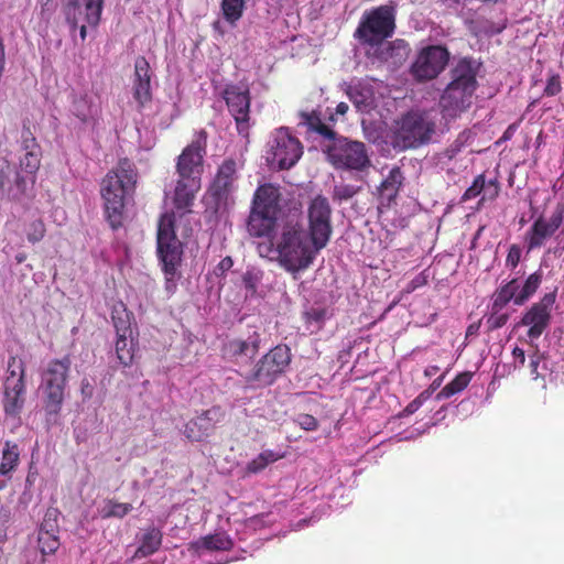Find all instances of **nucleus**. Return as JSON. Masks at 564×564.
Instances as JSON below:
<instances>
[{"label":"nucleus","mask_w":564,"mask_h":564,"mask_svg":"<svg viewBox=\"0 0 564 564\" xmlns=\"http://www.w3.org/2000/svg\"><path fill=\"white\" fill-rule=\"evenodd\" d=\"M45 232H46V227H45L44 221L42 219H35L34 221H32L29 225V229H28V234H26L29 242H31V243L40 242L44 238Z\"/></svg>","instance_id":"obj_47"},{"label":"nucleus","mask_w":564,"mask_h":564,"mask_svg":"<svg viewBox=\"0 0 564 564\" xmlns=\"http://www.w3.org/2000/svg\"><path fill=\"white\" fill-rule=\"evenodd\" d=\"M541 358H542V356L539 355V354H534L530 358V370H531V375L533 376L534 379L539 378V376H540L539 371H538V368H539V364L541 361Z\"/></svg>","instance_id":"obj_63"},{"label":"nucleus","mask_w":564,"mask_h":564,"mask_svg":"<svg viewBox=\"0 0 564 564\" xmlns=\"http://www.w3.org/2000/svg\"><path fill=\"white\" fill-rule=\"evenodd\" d=\"M137 343L133 336H117L116 354L117 358L123 367H129L133 362Z\"/></svg>","instance_id":"obj_30"},{"label":"nucleus","mask_w":564,"mask_h":564,"mask_svg":"<svg viewBox=\"0 0 564 564\" xmlns=\"http://www.w3.org/2000/svg\"><path fill=\"white\" fill-rule=\"evenodd\" d=\"M303 124H305L308 131L316 132L319 135L333 140L336 135V132L330 129L327 124L322 121V118L315 111L313 112H304L302 113Z\"/></svg>","instance_id":"obj_34"},{"label":"nucleus","mask_w":564,"mask_h":564,"mask_svg":"<svg viewBox=\"0 0 564 564\" xmlns=\"http://www.w3.org/2000/svg\"><path fill=\"white\" fill-rule=\"evenodd\" d=\"M554 302L555 294L547 293L523 314L519 324L529 326L527 335L530 339H538L549 327Z\"/></svg>","instance_id":"obj_15"},{"label":"nucleus","mask_w":564,"mask_h":564,"mask_svg":"<svg viewBox=\"0 0 564 564\" xmlns=\"http://www.w3.org/2000/svg\"><path fill=\"white\" fill-rule=\"evenodd\" d=\"M25 383L4 386L3 411L9 416H18L24 405Z\"/></svg>","instance_id":"obj_24"},{"label":"nucleus","mask_w":564,"mask_h":564,"mask_svg":"<svg viewBox=\"0 0 564 564\" xmlns=\"http://www.w3.org/2000/svg\"><path fill=\"white\" fill-rule=\"evenodd\" d=\"M562 90V83L558 74L549 75L543 95L547 97L556 96Z\"/></svg>","instance_id":"obj_52"},{"label":"nucleus","mask_w":564,"mask_h":564,"mask_svg":"<svg viewBox=\"0 0 564 564\" xmlns=\"http://www.w3.org/2000/svg\"><path fill=\"white\" fill-rule=\"evenodd\" d=\"M436 131V122L431 112L410 110L398 121L393 134V147L400 150L417 149L427 144Z\"/></svg>","instance_id":"obj_5"},{"label":"nucleus","mask_w":564,"mask_h":564,"mask_svg":"<svg viewBox=\"0 0 564 564\" xmlns=\"http://www.w3.org/2000/svg\"><path fill=\"white\" fill-rule=\"evenodd\" d=\"M444 377H445L444 375H441L440 377L434 379V381L430 384V387L423 391V392L429 393V399L432 397L433 392L441 387V384L444 380Z\"/></svg>","instance_id":"obj_64"},{"label":"nucleus","mask_w":564,"mask_h":564,"mask_svg":"<svg viewBox=\"0 0 564 564\" xmlns=\"http://www.w3.org/2000/svg\"><path fill=\"white\" fill-rule=\"evenodd\" d=\"M326 153L329 162L337 169L362 171L370 165L365 143L345 137H335Z\"/></svg>","instance_id":"obj_10"},{"label":"nucleus","mask_w":564,"mask_h":564,"mask_svg":"<svg viewBox=\"0 0 564 564\" xmlns=\"http://www.w3.org/2000/svg\"><path fill=\"white\" fill-rule=\"evenodd\" d=\"M397 4L390 1L364 12L354 37L364 45L379 46L391 37L397 24Z\"/></svg>","instance_id":"obj_4"},{"label":"nucleus","mask_w":564,"mask_h":564,"mask_svg":"<svg viewBox=\"0 0 564 564\" xmlns=\"http://www.w3.org/2000/svg\"><path fill=\"white\" fill-rule=\"evenodd\" d=\"M500 311L501 310L491 308V313L486 319V326L488 332L501 328L507 324L509 315L507 313H500Z\"/></svg>","instance_id":"obj_49"},{"label":"nucleus","mask_w":564,"mask_h":564,"mask_svg":"<svg viewBox=\"0 0 564 564\" xmlns=\"http://www.w3.org/2000/svg\"><path fill=\"white\" fill-rule=\"evenodd\" d=\"M200 188V181L198 178H182L178 177L173 203L176 209L189 212V207L193 205L195 194Z\"/></svg>","instance_id":"obj_22"},{"label":"nucleus","mask_w":564,"mask_h":564,"mask_svg":"<svg viewBox=\"0 0 564 564\" xmlns=\"http://www.w3.org/2000/svg\"><path fill=\"white\" fill-rule=\"evenodd\" d=\"M290 362L291 351L289 347L278 345L258 360L246 380L257 387H269L282 376Z\"/></svg>","instance_id":"obj_9"},{"label":"nucleus","mask_w":564,"mask_h":564,"mask_svg":"<svg viewBox=\"0 0 564 564\" xmlns=\"http://www.w3.org/2000/svg\"><path fill=\"white\" fill-rule=\"evenodd\" d=\"M21 138H22L21 148L23 151L30 152V151H40L41 150L40 144L37 143L35 137L33 135V133L31 132L29 127H25V126L23 127Z\"/></svg>","instance_id":"obj_51"},{"label":"nucleus","mask_w":564,"mask_h":564,"mask_svg":"<svg viewBox=\"0 0 564 564\" xmlns=\"http://www.w3.org/2000/svg\"><path fill=\"white\" fill-rule=\"evenodd\" d=\"M500 186L497 178L490 180L486 182L484 196L481 200L489 199L494 200L499 195Z\"/></svg>","instance_id":"obj_55"},{"label":"nucleus","mask_w":564,"mask_h":564,"mask_svg":"<svg viewBox=\"0 0 564 564\" xmlns=\"http://www.w3.org/2000/svg\"><path fill=\"white\" fill-rule=\"evenodd\" d=\"M207 133L200 130L196 138L177 158L176 172L182 178H198L203 172V160L206 154Z\"/></svg>","instance_id":"obj_14"},{"label":"nucleus","mask_w":564,"mask_h":564,"mask_svg":"<svg viewBox=\"0 0 564 564\" xmlns=\"http://www.w3.org/2000/svg\"><path fill=\"white\" fill-rule=\"evenodd\" d=\"M111 318L117 336H133V330L131 327V314L127 312L126 308H123L121 312H118L117 310L113 311Z\"/></svg>","instance_id":"obj_37"},{"label":"nucleus","mask_w":564,"mask_h":564,"mask_svg":"<svg viewBox=\"0 0 564 564\" xmlns=\"http://www.w3.org/2000/svg\"><path fill=\"white\" fill-rule=\"evenodd\" d=\"M554 234L555 231L546 224V219L539 216L524 236L528 251L541 248Z\"/></svg>","instance_id":"obj_25"},{"label":"nucleus","mask_w":564,"mask_h":564,"mask_svg":"<svg viewBox=\"0 0 564 564\" xmlns=\"http://www.w3.org/2000/svg\"><path fill=\"white\" fill-rule=\"evenodd\" d=\"M476 73H460L444 90L440 105L445 117L455 118L471 105Z\"/></svg>","instance_id":"obj_11"},{"label":"nucleus","mask_w":564,"mask_h":564,"mask_svg":"<svg viewBox=\"0 0 564 564\" xmlns=\"http://www.w3.org/2000/svg\"><path fill=\"white\" fill-rule=\"evenodd\" d=\"M521 259V248L518 245H512L509 248L507 259H506V265L510 267L511 269H514L518 267Z\"/></svg>","instance_id":"obj_56"},{"label":"nucleus","mask_w":564,"mask_h":564,"mask_svg":"<svg viewBox=\"0 0 564 564\" xmlns=\"http://www.w3.org/2000/svg\"><path fill=\"white\" fill-rule=\"evenodd\" d=\"M234 265V261L231 257L227 256L223 258L215 269L216 275H224L227 271H229Z\"/></svg>","instance_id":"obj_60"},{"label":"nucleus","mask_w":564,"mask_h":564,"mask_svg":"<svg viewBox=\"0 0 564 564\" xmlns=\"http://www.w3.org/2000/svg\"><path fill=\"white\" fill-rule=\"evenodd\" d=\"M85 20L88 25L97 26L100 22L104 0H84Z\"/></svg>","instance_id":"obj_43"},{"label":"nucleus","mask_w":564,"mask_h":564,"mask_svg":"<svg viewBox=\"0 0 564 564\" xmlns=\"http://www.w3.org/2000/svg\"><path fill=\"white\" fill-rule=\"evenodd\" d=\"M28 180L9 161L0 162V191L10 199L19 200L26 194Z\"/></svg>","instance_id":"obj_17"},{"label":"nucleus","mask_w":564,"mask_h":564,"mask_svg":"<svg viewBox=\"0 0 564 564\" xmlns=\"http://www.w3.org/2000/svg\"><path fill=\"white\" fill-rule=\"evenodd\" d=\"M281 202L280 186L265 183L257 187L247 219V231L251 237L264 238L272 235L279 225L278 219L282 210Z\"/></svg>","instance_id":"obj_3"},{"label":"nucleus","mask_w":564,"mask_h":564,"mask_svg":"<svg viewBox=\"0 0 564 564\" xmlns=\"http://www.w3.org/2000/svg\"><path fill=\"white\" fill-rule=\"evenodd\" d=\"M542 282V273L534 272L528 276L519 294L516 299V305H522L530 296H532L539 289Z\"/></svg>","instance_id":"obj_38"},{"label":"nucleus","mask_w":564,"mask_h":564,"mask_svg":"<svg viewBox=\"0 0 564 564\" xmlns=\"http://www.w3.org/2000/svg\"><path fill=\"white\" fill-rule=\"evenodd\" d=\"M63 13L72 31H76L82 15V6L78 0H67L63 4Z\"/></svg>","instance_id":"obj_42"},{"label":"nucleus","mask_w":564,"mask_h":564,"mask_svg":"<svg viewBox=\"0 0 564 564\" xmlns=\"http://www.w3.org/2000/svg\"><path fill=\"white\" fill-rule=\"evenodd\" d=\"M58 516L59 511L56 508H48L44 514L40 530L50 532H58Z\"/></svg>","instance_id":"obj_48"},{"label":"nucleus","mask_w":564,"mask_h":564,"mask_svg":"<svg viewBox=\"0 0 564 564\" xmlns=\"http://www.w3.org/2000/svg\"><path fill=\"white\" fill-rule=\"evenodd\" d=\"M42 150L25 152L20 159L19 165L22 172L25 173L28 184L35 183V174L41 166Z\"/></svg>","instance_id":"obj_32"},{"label":"nucleus","mask_w":564,"mask_h":564,"mask_svg":"<svg viewBox=\"0 0 564 564\" xmlns=\"http://www.w3.org/2000/svg\"><path fill=\"white\" fill-rule=\"evenodd\" d=\"M429 400L427 392H421L414 400H412L402 411V416L414 414L423 404Z\"/></svg>","instance_id":"obj_53"},{"label":"nucleus","mask_w":564,"mask_h":564,"mask_svg":"<svg viewBox=\"0 0 564 564\" xmlns=\"http://www.w3.org/2000/svg\"><path fill=\"white\" fill-rule=\"evenodd\" d=\"M427 284V275L425 272H421L417 275H415L406 285V292L411 293L415 291L419 288H422Z\"/></svg>","instance_id":"obj_59"},{"label":"nucleus","mask_w":564,"mask_h":564,"mask_svg":"<svg viewBox=\"0 0 564 564\" xmlns=\"http://www.w3.org/2000/svg\"><path fill=\"white\" fill-rule=\"evenodd\" d=\"M485 185H486L485 174L477 175L475 177L473 184L463 194L462 200L467 202L473 198H476L484 192Z\"/></svg>","instance_id":"obj_46"},{"label":"nucleus","mask_w":564,"mask_h":564,"mask_svg":"<svg viewBox=\"0 0 564 564\" xmlns=\"http://www.w3.org/2000/svg\"><path fill=\"white\" fill-rule=\"evenodd\" d=\"M303 154L301 141L288 128L275 129L269 137L265 161L276 170H289L294 166Z\"/></svg>","instance_id":"obj_7"},{"label":"nucleus","mask_w":564,"mask_h":564,"mask_svg":"<svg viewBox=\"0 0 564 564\" xmlns=\"http://www.w3.org/2000/svg\"><path fill=\"white\" fill-rule=\"evenodd\" d=\"M245 0H223L221 10L224 18L229 22L238 21L243 12Z\"/></svg>","instance_id":"obj_45"},{"label":"nucleus","mask_w":564,"mask_h":564,"mask_svg":"<svg viewBox=\"0 0 564 564\" xmlns=\"http://www.w3.org/2000/svg\"><path fill=\"white\" fill-rule=\"evenodd\" d=\"M260 348V335L253 333L247 339L235 338L228 340L223 348L226 356L238 358L241 356L253 358Z\"/></svg>","instance_id":"obj_23"},{"label":"nucleus","mask_w":564,"mask_h":564,"mask_svg":"<svg viewBox=\"0 0 564 564\" xmlns=\"http://www.w3.org/2000/svg\"><path fill=\"white\" fill-rule=\"evenodd\" d=\"M411 52L410 44L403 39L381 44L377 50V57L393 67H400L409 57Z\"/></svg>","instance_id":"obj_21"},{"label":"nucleus","mask_w":564,"mask_h":564,"mask_svg":"<svg viewBox=\"0 0 564 564\" xmlns=\"http://www.w3.org/2000/svg\"><path fill=\"white\" fill-rule=\"evenodd\" d=\"M270 238L268 251L276 253L279 264L288 272L306 270L314 261L316 250L313 246L300 213L283 217Z\"/></svg>","instance_id":"obj_1"},{"label":"nucleus","mask_w":564,"mask_h":564,"mask_svg":"<svg viewBox=\"0 0 564 564\" xmlns=\"http://www.w3.org/2000/svg\"><path fill=\"white\" fill-rule=\"evenodd\" d=\"M474 373L464 371L458 373L451 382H448L436 395V400L448 399L452 395L465 390L471 381Z\"/></svg>","instance_id":"obj_31"},{"label":"nucleus","mask_w":564,"mask_h":564,"mask_svg":"<svg viewBox=\"0 0 564 564\" xmlns=\"http://www.w3.org/2000/svg\"><path fill=\"white\" fill-rule=\"evenodd\" d=\"M564 218V208L557 207L554 213L551 215L550 219H546V224L549 227L556 232V230L561 227Z\"/></svg>","instance_id":"obj_57"},{"label":"nucleus","mask_w":564,"mask_h":564,"mask_svg":"<svg viewBox=\"0 0 564 564\" xmlns=\"http://www.w3.org/2000/svg\"><path fill=\"white\" fill-rule=\"evenodd\" d=\"M295 422L305 431H316L318 421L311 414L301 413L296 416Z\"/></svg>","instance_id":"obj_54"},{"label":"nucleus","mask_w":564,"mask_h":564,"mask_svg":"<svg viewBox=\"0 0 564 564\" xmlns=\"http://www.w3.org/2000/svg\"><path fill=\"white\" fill-rule=\"evenodd\" d=\"M58 532L39 531V547L43 554H53L59 547Z\"/></svg>","instance_id":"obj_41"},{"label":"nucleus","mask_w":564,"mask_h":564,"mask_svg":"<svg viewBox=\"0 0 564 564\" xmlns=\"http://www.w3.org/2000/svg\"><path fill=\"white\" fill-rule=\"evenodd\" d=\"M131 503L119 502L113 499H109L106 501V505L102 509V518H119L122 519L132 510Z\"/></svg>","instance_id":"obj_40"},{"label":"nucleus","mask_w":564,"mask_h":564,"mask_svg":"<svg viewBox=\"0 0 564 564\" xmlns=\"http://www.w3.org/2000/svg\"><path fill=\"white\" fill-rule=\"evenodd\" d=\"M72 360L69 356L53 359L42 373L44 410L47 416H56L62 410Z\"/></svg>","instance_id":"obj_6"},{"label":"nucleus","mask_w":564,"mask_h":564,"mask_svg":"<svg viewBox=\"0 0 564 564\" xmlns=\"http://www.w3.org/2000/svg\"><path fill=\"white\" fill-rule=\"evenodd\" d=\"M242 282L248 292L252 294L257 292V279L251 272H246L243 274Z\"/></svg>","instance_id":"obj_61"},{"label":"nucleus","mask_w":564,"mask_h":564,"mask_svg":"<svg viewBox=\"0 0 564 564\" xmlns=\"http://www.w3.org/2000/svg\"><path fill=\"white\" fill-rule=\"evenodd\" d=\"M480 63L473 57H463L459 59L455 70H478Z\"/></svg>","instance_id":"obj_58"},{"label":"nucleus","mask_w":564,"mask_h":564,"mask_svg":"<svg viewBox=\"0 0 564 564\" xmlns=\"http://www.w3.org/2000/svg\"><path fill=\"white\" fill-rule=\"evenodd\" d=\"M283 454L276 453L272 449L262 451L256 458L250 460L246 466L247 474H258L267 468L269 464L278 462L283 458Z\"/></svg>","instance_id":"obj_35"},{"label":"nucleus","mask_w":564,"mask_h":564,"mask_svg":"<svg viewBox=\"0 0 564 564\" xmlns=\"http://www.w3.org/2000/svg\"><path fill=\"white\" fill-rule=\"evenodd\" d=\"M328 317V310L324 306H311L303 313L304 322L316 325L317 329L323 327Z\"/></svg>","instance_id":"obj_44"},{"label":"nucleus","mask_w":564,"mask_h":564,"mask_svg":"<svg viewBox=\"0 0 564 564\" xmlns=\"http://www.w3.org/2000/svg\"><path fill=\"white\" fill-rule=\"evenodd\" d=\"M234 547V542L226 533L208 534L199 538L197 541L191 543V550L196 553L206 551H230Z\"/></svg>","instance_id":"obj_26"},{"label":"nucleus","mask_w":564,"mask_h":564,"mask_svg":"<svg viewBox=\"0 0 564 564\" xmlns=\"http://www.w3.org/2000/svg\"><path fill=\"white\" fill-rule=\"evenodd\" d=\"M512 356L516 360L514 367L516 368H522L525 364V352L522 348L516 346L512 349Z\"/></svg>","instance_id":"obj_62"},{"label":"nucleus","mask_w":564,"mask_h":564,"mask_svg":"<svg viewBox=\"0 0 564 564\" xmlns=\"http://www.w3.org/2000/svg\"><path fill=\"white\" fill-rule=\"evenodd\" d=\"M133 98L139 109L144 108L152 100L151 77L149 73H134Z\"/></svg>","instance_id":"obj_27"},{"label":"nucleus","mask_w":564,"mask_h":564,"mask_svg":"<svg viewBox=\"0 0 564 564\" xmlns=\"http://www.w3.org/2000/svg\"><path fill=\"white\" fill-rule=\"evenodd\" d=\"M163 533L155 527L148 528L140 541L137 555L147 557L154 554L161 546Z\"/></svg>","instance_id":"obj_28"},{"label":"nucleus","mask_w":564,"mask_h":564,"mask_svg":"<svg viewBox=\"0 0 564 564\" xmlns=\"http://www.w3.org/2000/svg\"><path fill=\"white\" fill-rule=\"evenodd\" d=\"M404 182L403 172L399 166L392 167L387 177L378 187L379 209L390 208L395 204L397 197Z\"/></svg>","instance_id":"obj_20"},{"label":"nucleus","mask_w":564,"mask_h":564,"mask_svg":"<svg viewBox=\"0 0 564 564\" xmlns=\"http://www.w3.org/2000/svg\"><path fill=\"white\" fill-rule=\"evenodd\" d=\"M507 19H502L499 22H494L488 19H479L476 22V34L485 35L488 37L500 34L507 28Z\"/></svg>","instance_id":"obj_39"},{"label":"nucleus","mask_w":564,"mask_h":564,"mask_svg":"<svg viewBox=\"0 0 564 564\" xmlns=\"http://www.w3.org/2000/svg\"><path fill=\"white\" fill-rule=\"evenodd\" d=\"M224 417L225 412L220 406H212L185 424L184 435L192 442H200L214 432Z\"/></svg>","instance_id":"obj_16"},{"label":"nucleus","mask_w":564,"mask_h":564,"mask_svg":"<svg viewBox=\"0 0 564 564\" xmlns=\"http://www.w3.org/2000/svg\"><path fill=\"white\" fill-rule=\"evenodd\" d=\"M308 234L316 250H322L328 243L332 228V207L325 196L317 195L307 207Z\"/></svg>","instance_id":"obj_12"},{"label":"nucleus","mask_w":564,"mask_h":564,"mask_svg":"<svg viewBox=\"0 0 564 564\" xmlns=\"http://www.w3.org/2000/svg\"><path fill=\"white\" fill-rule=\"evenodd\" d=\"M138 182L134 163L120 159L118 165L108 171L100 182L104 217L112 230L123 227L127 219V205L133 199Z\"/></svg>","instance_id":"obj_2"},{"label":"nucleus","mask_w":564,"mask_h":564,"mask_svg":"<svg viewBox=\"0 0 564 564\" xmlns=\"http://www.w3.org/2000/svg\"><path fill=\"white\" fill-rule=\"evenodd\" d=\"M237 180V163L232 159L225 160L218 167L217 174L210 186L212 196L217 200L226 199L234 189Z\"/></svg>","instance_id":"obj_19"},{"label":"nucleus","mask_w":564,"mask_h":564,"mask_svg":"<svg viewBox=\"0 0 564 564\" xmlns=\"http://www.w3.org/2000/svg\"><path fill=\"white\" fill-rule=\"evenodd\" d=\"M449 52L443 45H427L420 50L410 70H444Z\"/></svg>","instance_id":"obj_18"},{"label":"nucleus","mask_w":564,"mask_h":564,"mask_svg":"<svg viewBox=\"0 0 564 564\" xmlns=\"http://www.w3.org/2000/svg\"><path fill=\"white\" fill-rule=\"evenodd\" d=\"M20 462V452L19 446L15 443L7 441L4 443V448L2 451L1 464H0V475L9 476L11 475L18 467Z\"/></svg>","instance_id":"obj_29"},{"label":"nucleus","mask_w":564,"mask_h":564,"mask_svg":"<svg viewBox=\"0 0 564 564\" xmlns=\"http://www.w3.org/2000/svg\"><path fill=\"white\" fill-rule=\"evenodd\" d=\"M8 376L4 380V386L8 383L19 384L25 383V366L22 359L11 356L8 360Z\"/></svg>","instance_id":"obj_36"},{"label":"nucleus","mask_w":564,"mask_h":564,"mask_svg":"<svg viewBox=\"0 0 564 564\" xmlns=\"http://www.w3.org/2000/svg\"><path fill=\"white\" fill-rule=\"evenodd\" d=\"M228 111L234 117L239 134L248 135L250 120V89L246 82L228 84L221 91Z\"/></svg>","instance_id":"obj_13"},{"label":"nucleus","mask_w":564,"mask_h":564,"mask_svg":"<svg viewBox=\"0 0 564 564\" xmlns=\"http://www.w3.org/2000/svg\"><path fill=\"white\" fill-rule=\"evenodd\" d=\"M359 189L360 187L350 184L336 185L334 188V199L339 202L348 200L352 198L359 192Z\"/></svg>","instance_id":"obj_50"},{"label":"nucleus","mask_w":564,"mask_h":564,"mask_svg":"<svg viewBox=\"0 0 564 564\" xmlns=\"http://www.w3.org/2000/svg\"><path fill=\"white\" fill-rule=\"evenodd\" d=\"M520 283L517 279H512L503 285L496 294L492 301V310H502L510 301L516 304L519 294Z\"/></svg>","instance_id":"obj_33"},{"label":"nucleus","mask_w":564,"mask_h":564,"mask_svg":"<svg viewBox=\"0 0 564 564\" xmlns=\"http://www.w3.org/2000/svg\"><path fill=\"white\" fill-rule=\"evenodd\" d=\"M175 216L165 213L160 217L158 226V256L166 275L173 276L182 261L183 245L178 240L174 228Z\"/></svg>","instance_id":"obj_8"}]
</instances>
